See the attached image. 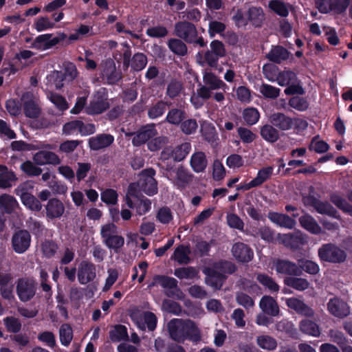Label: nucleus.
I'll list each match as a JSON object with an SVG mask.
<instances>
[{
  "mask_svg": "<svg viewBox=\"0 0 352 352\" xmlns=\"http://www.w3.org/2000/svg\"><path fill=\"white\" fill-rule=\"evenodd\" d=\"M175 33L177 36L188 43H192L194 41V36H197L195 25L192 23L186 21L176 23Z\"/></svg>",
  "mask_w": 352,
  "mask_h": 352,
  "instance_id": "15",
  "label": "nucleus"
},
{
  "mask_svg": "<svg viewBox=\"0 0 352 352\" xmlns=\"http://www.w3.org/2000/svg\"><path fill=\"white\" fill-rule=\"evenodd\" d=\"M319 197L320 195L315 192L314 188L310 186L308 194L302 196V200L305 206L314 208L318 213L340 220L341 217L338 210L327 201H320Z\"/></svg>",
  "mask_w": 352,
  "mask_h": 352,
  "instance_id": "2",
  "label": "nucleus"
},
{
  "mask_svg": "<svg viewBox=\"0 0 352 352\" xmlns=\"http://www.w3.org/2000/svg\"><path fill=\"white\" fill-rule=\"evenodd\" d=\"M267 217L272 223L281 228L293 229L296 225V220L285 214L269 212Z\"/></svg>",
  "mask_w": 352,
  "mask_h": 352,
  "instance_id": "26",
  "label": "nucleus"
},
{
  "mask_svg": "<svg viewBox=\"0 0 352 352\" xmlns=\"http://www.w3.org/2000/svg\"><path fill=\"white\" fill-rule=\"evenodd\" d=\"M318 254L321 262L333 264L342 263L347 258L345 250L332 243L322 244L318 249Z\"/></svg>",
  "mask_w": 352,
  "mask_h": 352,
  "instance_id": "4",
  "label": "nucleus"
},
{
  "mask_svg": "<svg viewBox=\"0 0 352 352\" xmlns=\"http://www.w3.org/2000/svg\"><path fill=\"white\" fill-rule=\"evenodd\" d=\"M37 283L33 277L19 278L16 281V292L23 302L31 300L36 295Z\"/></svg>",
  "mask_w": 352,
  "mask_h": 352,
  "instance_id": "6",
  "label": "nucleus"
},
{
  "mask_svg": "<svg viewBox=\"0 0 352 352\" xmlns=\"http://www.w3.org/2000/svg\"><path fill=\"white\" fill-rule=\"evenodd\" d=\"M190 250L188 247L180 245L175 250V259L179 264H188L190 261V258L188 256Z\"/></svg>",
  "mask_w": 352,
  "mask_h": 352,
  "instance_id": "55",
  "label": "nucleus"
},
{
  "mask_svg": "<svg viewBox=\"0 0 352 352\" xmlns=\"http://www.w3.org/2000/svg\"><path fill=\"white\" fill-rule=\"evenodd\" d=\"M232 253L235 259L240 263H248L253 258V250L245 243H235L232 248Z\"/></svg>",
  "mask_w": 352,
  "mask_h": 352,
  "instance_id": "21",
  "label": "nucleus"
},
{
  "mask_svg": "<svg viewBox=\"0 0 352 352\" xmlns=\"http://www.w3.org/2000/svg\"><path fill=\"white\" fill-rule=\"evenodd\" d=\"M260 134L264 140L271 144L277 142L280 138L278 131L271 124L263 125L261 128Z\"/></svg>",
  "mask_w": 352,
  "mask_h": 352,
  "instance_id": "37",
  "label": "nucleus"
},
{
  "mask_svg": "<svg viewBox=\"0 0 352 352\" xmlns=\"http://www.w3.org/2000/svg\"><path fill=\"white\" fill-rule=\"evenodd\" d=\"M286 305L289 309L294 310L298 315L307 318H312L315 315V311L311 307L297 298H287Z\"/></svg>",
  "mask_w": 352,
  "mask_h": 352,
  "instance_id": "22",
  "label": "nucleus"
},
{
  "mask_svg": "<svg viewBox=\"0 0 352 352\" xmlns=\"http://www.w3.org/2000/svg\"><path fill=\"white\" fill-rule=\"evenodd\" d=\"M153 284L160 285L164 289L168 290L166 295L170 298H174L177 293H182L181 289L178 287L177 280L170 276L166 275H155L153 277Z\"/></svg>",
  "mask_w": 352,
  "mask_h": 352,
  "instance_id": "17",
  "label": "nucleus"
},
{
  "mask_svg": "<svg viewBox=\"0 0 352 352\" xmlns=\"http://www.w3.org/2000/svg\"><path fill=\"white\" fill-rule=\"evenodd\" d=\"M3 321L8 332L17 333L21 329V322L17 318L7 316L3 318Z\"/></svg>",
  "mask_w": 352,
  "mask_h": 352,
  "instance_id": "59",
  "label": "nucleus"
},
{
  "mask_svg": "<svg viewBox=\"0 0 352 352\" xmlns=\"http://www.w3.org/2000/svg\"><path fill=\"white\" fill-rule=\"evenodd\" d=\"M269 120L272 125L276 129L280 131H288L293 129L295 126V121H300L301 124H303L304 126H306L307 124V122L305 120H294L285 113L280 112L271 114Z\"/></svg>",
  "mask_w": 352,
  "mask_h": 352,
  "instance_id": "11",
  "label": "nucleus"
},
{
  "mask_svg": "<svg viewBox=\"0 0 352 352\" xmlns=\"http://www.w3.org/2000/svg\"><path fill=\"white\" fill-rule=\"evenodd\" d=\"M168 330L170 337L177 342H197L201 340L200 330L191 320L172 319L168 323Z\"/></svg>",
  "mask_w": 352,
  "mask_h": 352,
  "instance_id": "1",
  "label": "nucleus"
},
{
  "mask_svg": "<svg viewBox=\"0 0 352 352\" xmlns=\"http://www.w3.org/2000/svg\"><path fill=\"white\" fill-rule=\"evenodd\" d=\"M104 243L109 249L113 250L115 253H119L120 249L124 246V239L121 235L116 234L104 240Z\"/></svg>",
  "mask_w": 352,
  "mask_h": 352,
  "instance_id": "52",
  "label": "nucleus"
},
{
  "mask_svg": "<svg viewBox=\"0 0 352 352\" xmlns=\"http://www.w3.org/2000/svg\"><path fill=\"white\" fill-rule=\"evenodd\" d=\"M284 283L298 291H305L309 287V283L307 279L298 277H286Z\"/></svg>",
  "mask_w": 352,
  "mask_h": 352,
  "instance_id": "43",
  "label": "nucleus"
},
{
  "mask_svg": "<svg viewBox=\"0 0 352 352\" xmlns=\"http://www.w3.org/2000/svg\"><path fill=\"white\" fill-rule=\"evenodd\" d=\"M182 89L183 85L180 81L172 79L167 85L166 94L173 100L180 96Z\"/></svg>",
  "mask_w": 352,
  "mask_h": 352,
  "instance_id": "51",
  "label": "nucleus"
},
{
  "mask_svg": "<svg viewBox=\"0 0 352 352\" xmlns=\"http://www.w3.org/2000/svg\"><path fill=\"white\" fill-rule=\"evenodd\" d=\"M155 170L153 168L144 169L141 172L140 184L142 191L147 195L153 196L157 193V184L154 178Z\"/></svg>",
  "mask_w": 352,
  "mask_h": 352,
  "instance_id": "12",
  "label": "nucleus"
},
{
  "mask_svg": "<svg viewBox=\"0 0 352 352\" xmlns=\"http://www.w3.org/2000/svg\"><path fill=\"white\" fill-rule=\"evenodd\" d=\"M259 91L265 98L276 99L279 96L280 89L272 85L263 83L260 87Z\"/></svg>",
  "mask_w": 352,
  "mask_h": 352,
  "instance_id": "63",
  "label": "nucleus"
},
{
  "mask_svg": "<svg viewBox=\"0 0 352 352\" xmlns=\"http://www.w3.org/2000/svg\"><path fill=\"white\" fill-rule=\"evenodd\" d=\"M327 310L331 315L338 318H344L350 314V307L347 302L338 297L329 299Z\"/></svg>",
  "mask_w": 352,
  "mask_h": 352,
  "instance_id": "18",
  "label": "nucleus"
},
{
  "mask_svg": "<svg viewBox=\"0 0 352 352\" xmlns=\"http://www.w3.org/2000/svg\"><path fill=\"white\" fill-rule=\"evenodd\" d=\"M122 46V57L124 68L128 69L131 66V69L136 72L144 69L148 62L146 56L143 53L137 52L131 57L132 52L129 44L125 42Z\"/></svg>",
  "mask_w": 352,
  "mask_h": 352,
  "instance_id": "5",
  "label": "nucleus"
},
{
  "mask_svg": "<svg viewBox=\"0 0 352 352\" xmlns=\"http://www.w3.org/2000/svg\"><path fill=\"white\" fill-rule=\"evenodd\" d=\"M109 337L112 342H119L129 338L127 328L123 324H116L109 332Z\"/></svg>",
  "mask_w": 352,
  "mask_h": 352,
  "instance_id": "39",
  "label": "nucleus"
},
{
  "mask_svg": "<svg viewBox=\"0 0 352 352\" xmlns=\"http://www.w3.org/2000/svg\"><path fill=\"white\" fill-rule=\"evenodd\" d=\"M329 200L344 213L352 217V205L340 195L337 192H333L329 195Z\"/></svg>",
  "mask_w": 352,
  "mask_h": 352,
  "instance_id": "33",
  "label": "nucleus"
},
{
  "mask_svg": "<svg viewBox=\"0 0 352 352\" xmlns=\"http://www.w3.org/2000/svg\"><path fill=\"white\" fill-rule=\"evenodd\" d=\"M210 47V50L204 53V60L209 67L217 69L219 60L226 56V50L223 42L219 40L211 41Z\"/></svg>",
  "mask_w": 352,
  "mask_h": 352,
  "instance_id": "10",
  "label": "nucleus"
},
{
  "mask_svg": "<svg viewBox=\"0 0 352 352\" xmlns=\"http://www.w3.org/2000/svg\"><path fill=\"white\" fill-rule=\"evenodd\" d=\"M33 189V186L28 182L21 184L16 189L15 194L20 197L22 204L28 209L38 212L42 208L39 200L30 190Z\"/></svg>",
  "mask_w": 352,
  "mask_h": 352,
  "instance_id": "7",
  "label": "nucleus"
},
{
  "mask_svg": "<svg viewBox=\"0 0 352 352\" xmlns=\"http://www.w3.org/2000/svg\"><path fill=\"white\" fill-rule=\"evenodd\" d=\"M109 107L108 93L105 88H102L95 94L86 111L89 115H98L107 111Z\"/></svg>",
  "mask_w": 352,
  "mask_h": 352,
  "instance_id": "8",
  "label": "nucleus"
},
{
  "mask_svg": "<svg viewBox=\"0 0 352 352\" xmlns=\"http://www.w3.org/2000/svg\"><path fill=\"white\" fill-rule=\"evenodd\" d=\"M186 116L187 114L184 109L172 108L168 111L165 121L172 125L179 126Z\"/></svg>",
  "mask_w": 352,
  "mask_h": 352,
  "instance_id": "35",
  "label": "nucleus"
},
{
  "mask_svg": "<svg viewBox=\"0 0 352 352\" xmlns=\"http://www.w3.org/2000/svg\"><path fill=\"white\" fill-rule=\"evenodd\" d=\"M167 45L173 53L179 56H184L188 53L187 46L181 39L170 38L168 41Z\"/></svg>",
  "mask_w": 352,
  "mask_h": 352,
  "instance_id": "40",
  "label": "nucleus"
},
{
  "mask_svg": "<svg viewBox=\"0 0 352 352\" xmlns=\"http://www.w3.org/2000/svg\"><path fill=\"white\" fill-rule=\"evenodd\" d=\"M247 15L248 23H250L256 28L262 26L264 20V13L261 8L250 7L247 12Z\"/></svg>",
  "mask_w": 352,
  "mask_h": 352,
  "instance_id": "34",
  "label": "nucleus"
},
{
  "mask_svg": "<svg viewBox=\"0 0 352 352\" xmlns=\"http://www.w3.org/2000/svg\"><path fill=\"white\" fill-rule=\"evenodd\" d=\"M171 102L159 100L148 109V116L151 119H156L161 117L166 111V107L170 106Z\"/></svg>",
  "mask_w": 352,
  "mask_h": 352,
  "instance_id": "42",
  "label": "nucleus"
},
{
  "mask_svg": "<svg viewBox=\"0 0 352 352\" xmlns=\"http://www.w3.org/2000/svg\"><path fill=\"white\" fill-rule=\"evenodd\" d=\"M278 274L300 276L302 275L300 268L297 264L285 259H278L274 264Z\"/></svg>",
  "mask_w": 352,
  "mask_h": 352,
  "instance_id": "23",
  "label": "nucleus"
},
{
  "mask_svg": "<svg viewBox=\"0 0 352 352\" xmlns=\"http://www.w3.org/2000/svg\"><path fill=\"white\" fill-rule=\"evenodd\" d=\"M157 133L155 124H146L142 126L132 139L134 146H140L153 138Z\"/></svg>",
  "mask_w": 352,
  "mask_h": 352,
  "instance_id": "20",
  "label": "nucleus"
},
{
  "mask_svg": "<svg viewBox=\"0 0 352 352\" xmlns=\"http://www.w3.org/2000/svg\"><path fill=\"white\" fill-rule=\"evenodd\" d=\"M276 80L280 86L284 87L290 83H294L297 80V76L295 72L291 70H285L279 72Z\"/></svg>",
  "mask_w": 352,
  "mask_h": 352,
  "instance_id": "50",
  "label": "nucleus"
},
{
  "mask_svg": "<svg viewBox=\"0 0 352 352\" xmlns=\"http://www.w3.org/2000/svg\"><path fill=\"white\" fill-rule=\"evenodd\" d=\"M5 107L11 116L16 117L21 113L22 102L17 98H10L6 101Z\"/></svg>",
  "mask_w": 352,
  "mask_h": 352,
  "instance_id": "60",
  "label": "nucleus"
},
{
  "mask_svg": "<svg viewBox=\"0 0 352 352\" xmlns=\"http://www.w3.org/2000/svg\"><path fill=\"white\" fill-rule=\"evenodd\" d=\"M11 243L12 249L16 253L23 254L30 246L31 235L26 230H19L12 235Z\"/></svg>",
  "mask_w": 352,
  "mask_h": 352,
  "instance_id": "13",
  "label": "nucleus"
},
{
  "mask_svg": "<svg viewBox=\"0 0 352 352\" xmlns=\"http://www.w3.org/2000/svg\"><path fill=\"white\" fill-rule=\"evenodd\" d=\"M242 117L247 125L256 124L260 119V113L255 107H247L242 112Z\"/></svg>",
  "mask_w": 352,
  "mask_h": 352,
  "instance_id": "47",
  "label": "nucleus"
},
{
  "mask_svg": "<svg viewBox=\"0 0 352 352\" xmlns=\"http://www.w3.org/2000/svg\"><path fill=\"white\" fill-rule=\"evenodd\" d=\"M256 280L271 293L278 292L279 290V285L271 276L266 274H258L256 276Z\"/></svg>",
  "mask_w": 352,
  "mask_h": 352,
  "instance_id": "46",
  "label": "nucleus"
},
{
  "mask_svg": "<svg viewBox=\"0 0 352 352\" xmlns=\"http://www.w3.org/2000/svg\"><path fill=\"white\" fill-rule=\"evenodd\" d=\"M47 85L54 87L56 89H60L64 85V81L66 80L65 74L61 71H53L46 77Z\"/></svg>",
  "mask_w": 352,
  "mask_h": 352,
  "instance_id": "41",
  "label": "nucleus"
},
{
  "mask_svg": "<svg viewBox=\"0 0 352 352\" xmlns=\"http://www.w3.org/2000/svg\"><path fill=\"white\" fill-rule=\"evenodd\" d=\"M259 307L265 314L276 316L279 307L276 301L270 296H263L259 302Z\"/></svg>",
  "mask_w": 352,
  "mask_h": 352,
  "instance_id": "30",
  "label": "nucleus"
},
{
  "mask_svg": "<svg viewBox=\"0 0 352 352\" xmlns=\"http://www.w3.org/2000/svg\"><path fill=\"white\" fill-rule=\"evenodd\" d=\"M41 287L45 293V298L49 299L52 296V286L49 283V275L44 269H41L39 272Z\"/></svg>",
  "mask_w": 352,
  "mask_h": 352,
  "instance_id": "61",
  "label": "nucleus"
},
{
  "mask_svg": "<svg viewBox=\"0 0 352 352\" xmlns=\"http://www.w3.org/2000/svg\"><path fill=\"white\" fill-rule=\"evenodd\" d=\"M45 209L46 216L50 219L60 218L65 212L63 202L56 198L50 199Z\"/></svg>",
  "mask_w": 352,
  "mask_h": 352,
  "instance_id": "27",
  "label": "nucleus"
},
{
  "mask_svg": "<svg viewBox=\"0 0 352 352\" xmlns=\"http://www.w3.org/2000/svg\"><path fill=\"white\" fill-rule=\"evenodd\" d=\"M213 267L219 272L226 275L234 274L237 268L234 263L230 261L221 260L214 264Z\"/></svg>",
  "mask_w": 352,
  "mask_h": 352,
  "instance_id": "57",
  "label": "nucleus"
},
{
  "mask_svg": "<svg viewBox=\"0 0 352 352\" xmlns=\"http://www.w3.org/2000/svg\"><path fill=\"white\" fill-rule=\"evenodd\" d=\"M17 179L15 173L6 167V170L0 172V188H7L12 186Z\"/></svg>",
  "mask_w": 352,
  "mask_h": 352,
  "instance_id": "48",
  "label": "nucleus"
},
{
  "mask_svg": "<svg viewBox=\"0 0 352 352\" xmlns=\"http://www.w3.org/2000/svg\"><path fill=\"white\" fill-rule=\"evenodd\" d=\"M22 107L25 117L35 119L41 113L39 100L32 91L24 92L21 97Z\"/></svg>",
  "mask_w": 352,
  "mask_h": 352,
  "instance_id": "9",
  "label": "nucleus"
},
{
  "mask_svg": "<svg viewBox=\"0 0 352 352\" xmlns=\"http://www.w3.org/2000/svg\"><path fill=\"white\" fill-rule=\"evenodd\" d=\"M300 331L306 335L318 338L320 336L319 325L314 321L309 319H303L299 323Z\"/></svg>",
  "mask_w": 352,
  "mask_h": 352,
  "instance_id": "32",
  "label": "nucleus"
},
{
  "mask_svg": "<svg viewBox=\"0 0 352 352\" xmlns=\"http://www.w3.org/2000/svg\"><path fill=\"white\" fill-rule=\"evenodd\" d=\"M269 8L281 17H286L289 14L288 8L283 1L272 0L269 2Z\"/></svg>",
  "mask_w": 352,
  "mask_h": 352,
  "instance_id": "56",
  "label": "nucleus"
},
{
  "mask_svg": "<svg viewBox=\"0 0 352 352\" xmlns=\"http://www.w3.org/2000/svg\"><path fill=\"white\" fill-rule=\"evenodd\" d=\"M283 243L285 246L292 250H297L306 243V239L301 233L288 234L285 235Z\"/></svg>",
  "mask_w": 352,
  "mask_h": 352,
  "instance_id": "36",
  "label": "nucleus"
},
{
  "mask_svg": "<svg viewBox=\"0 0 352 352\" xmlns=\"http://www.w3.org/2000/svg\"><path fill=\"white\" fill-rule=\"evenodd\" d=\"M299 223L300 226L313 234H319L322 232L321 227L317 223L316 220L309 214L306 213L299 217Z\"/></svg>",
  "mask_w": 352,
  "mask_h": 352,
  "instance_id": "29",
  "label": "nucleus"
},
{
  "mask_svg": "<svg viewBox=\"0 0 352 352\" xmlns=\"http://www.w3.org/2000/svg\"><path fill=\"white\" fill-rule=\"evenodd\" d=\"M104 76L106 78L108 85H116L122 78V73L116 69L115 65L104 71Z\"/></svg>",
  "mask_w": 352,
  "mask_h": 352,
  "instance_id": "58",
  "label": "nucleus"
},
{
  "mask_svg": "<svg viewBox=\"0 0 352 352\" xmlns=\"http://www.w3.org/2000/svg\"><path fill=\"white\" fill-rule=\"evenodd\" d=\"M33 160L37 165H58L60 163V158L55 153L45 150L36 153L33 156Z\"/></svg>",
  "mask_w": 352,
  "mask_h": 352,
  "instance_id": "24",
  "label": "nucleus"
},
{
  "mask_svg": "<svg viewBox=\"0 0 352 352\" xmlns=\"http://www.w3.org/2000/svg\"><path fill=\"white\" fill-rule=\"evenodd\" d=\"M273 168L272 166H267L258 170L257 175L255 178L252 179L256 186H261L265 182H266L272 175Z\"/></svg>",
  "mask_w": 352,
  "mask_h": 352,
  "instance_id": "62",
  "label": "nucleus"
},
{
  "mask_svg": "<svg viewBox=\"0 0 352 352\" xmlns=\"http://www.w3.org/2000/svg\"><path fill=\"white\" fill-rule=\"evenodd\" d=\"M206 275L205 283L214 290H220L227 279V276L219 272L214 267H206L203 270Z\"/></svg>",
  "mask_w": 352,
  "mask_h": 352,
  "instance_id": "16",
  "label": "nucleus"
},
{
  "mask_svg": "<svg viewBox=\"0 0 352 352\" xmlns=\"http://www.w3.org/2000/svg\"><path fill=\"white\" fill-rule=\"evenodd\" d=\"M173 148L175 153L174 161L176 162H179L186 159L192 149V146L190 142H185L175 146Z\"/></svg>",
  "mask_w": 352,
  "mask_h": 352,
  "instance_id": "44",
  "label": "nucleus"
},
{
  "mask_svg": "<svg viewBox=\"0 0 352 352\" xmlns=\"http://www.w3.org/2000/svg\"><path fill=\"white\" fill-rule=\"evenodd\" d=\"M190 165L195 173L204 172L208 165V160L205 153L202 151L195 152L190 157Z\"/></svg>",
  "mask_w": 352,
  "mask_h": 352,
  "instance_id": "31",
  "label": "nucleus"
},
{
  "mask_svg": "<svg viewBox=\"0 0 352 352\" xmlns=\"http://www.w3.org/2000/svg\"><path fill=\"white\" fill-rule=\"evenodd\" d=\"M65 38L66 35L64 33L60 34V36L55 37H53L52 34H41L35 38L31 47L39 50H47L56 45Z\"/></svg>",
  "mask_w": 352,
  "mask_h": 352,
  "instance_id": "14",
  "label": "nucleus"
},
{
  "mask_svg": "<svg viewBox=\"0 0 352 352\" xmlns=\"http://www.w3.org/2000/svg\"><path fill=\"white\" fill-rule=\"evenodd\" d=\"M256 342L261 349L267 351H273L277 347L276 340L267 335L258 336L256 338Z\"/></svg>",
  "mask_w": 352,
  "mask_h": 352,
  "instance_id": "49",
  "label": "nucleus"
},
{
  "mask_svg": "<svg viewBox=\"0 0 352 352\" xmlns=\"http://www.w3.org/2000/svg\"><path fill=\"white\" fill-rule=\"evenodd\" d=\"M204 85L197 90V94L204 100H209L212 96V91L222 89L223 91L228 85L212 72H204L203 74Z\"/></svg>",
  "mask_w": 352,
  "mask_h": 352,
  "instance_id": "3",
  "label": "nucleus"
},
{
  "mask_svg": "<svg viewBox=\"0 0 352 352\" xmlns=\"http://www.w3.org/2000/svg\"><path fill=\"white\" fill-rule=\"evenodd\" d=\"M289 54L285 47L281 45H273L265 57L272 63L280 64L289 58Z\"/></svg>",
  "mask_w": 352,
  "mask_h": 352,
  "instance_id": "28",
  "label": "nucleus"
},
{
  "mask_svg": "<svg viewBox=\"0 0 352 352\" xmlns=\"http://www.w3.org/2000/svg\"><path fill=\"white\" fill-rule=\"evenodd\" d=\"M47 98L60 111H66L69 108L66 99L58 94L50 91L47 94Z\"/></svg>",
  "mask_w": 352,
  "mask_h": 352,
  "instance_id": "54",
  "label": "nucleus"
},
{
  "mask_svg": "<svg viewBox=\"0 0 352 352\" xmlns=\"http://www.w3.org/2000/svg\"><path fill=\"white\" fill-rule=\"evenodd\" d=\"M193 175L189 170L180 166L176 170L177 185L179 188H184L188 184L192 181Z\"/></svg>",
  "mask_w": 352,
  "mask_h": 352,
  "instance_id": "38",
  "label": "nucleus"
},
{
  "mask_svg": "<svg viewBox=\"0 0 352 352\" xmlns=\"http://www.w3.org/2000/svg\"><path fill=\"white\" fill-rule=\"evenodd\" d=\"M59 337L60 343L63 346H67L69 345L73 339V331L70 324L65 323L60 326Z\"/></svg>",
  "mask_w": 352,
  "mask_h": 352,
  "instance_id": "53",
  "label": "nucleus"
},
{
  "mask_svg": "<svg viewBox=\"0 0 352 352\" xmlns=\"http://www.w3.org/2000/svg\"><path fill=\"white\" fill-rule=\"evenodd\" d=\"M96 276V266L88 261H82L78 265L77 277L81 285H86L94 280Z\"/></svg>",
  "mask_w": 352,
  "mask_h": 352,
  "instance_id": "19",
  "label": "nucleus"
},
{
  "mask_svg": "<svg viewBox=\"0 0 352 352\" xmlns=\"http://www.w3.org/2000/svg\"><path fill=\"white\" fill-rule=\"evenodd\" d=\"M114 137L111 134L102 133L89 139V146L91 150L99 151L113 144Z\"/></svg>",
  "mask_w": 352,
  "mask_h": 352,
  "instance_id": "25",
  "label": "nucleus"
},
{
  "mask_svg": "<svg viewBox=\"0 0 352 352\" xmlns=\"http://www.w3.org/2000/svg\"><path fill=\"white\" fill-rule=\"evenodd\" d=\"M16 204V199L11 195H2L0 196V212L11 214Z\"/></svg>",
  "mask_w": 352,
  "mask_h": 352,
  "instance_id": "45",
  "label": "nucleus"
},
{
  "mask_svg": "<svg viewBox=\"0 0 352 352\" xmlns=\"http://www.w3.org/2000/svg\"><path fill=\"white\" fill-rule=\"evenodd\" d=\"M298 267L302 272L304 271L311 275H316L320 271L319 265L316 262L307 259L299 261Z\"/></svg>",
  "mask_w": 352,
  "mask_h": 352,
  "instance_id": "64",
  "label": "nucleus"
}]
</instances>
